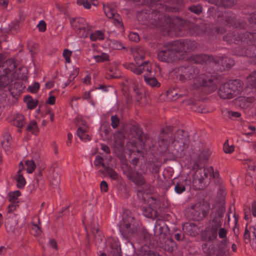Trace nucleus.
Segmentation results:
<instances>
[{"label":"nucleus","instance_id":"obj_37","mask_svg":"<svg viewBox=\"0 0 256 256\" xmlns=\"http://www.w3.org/2000/svg\"><path fill=\"white\" fill-rule=\"evenodd\" d=\"M26 167V171L28 173H32L36 168V164L34 161H24Z\"/></svg>","mask_w":256,"mask_h":256},{"label":"nucleus","instance_id":"obj_33","mask_svg":"<svg viewBox=\"0 0 256 256\" xmlns=\"http://www.w3.org/2000/svg\"><path fill=\"white\" fill-rule=\"evenodd\" d=\"M24 119L22 115H18L14 120L13 124L18 128H22L24 124Z\"/></svg>","mask_w":256,"mask_h":256},{"label":"nucleus","instance_id":"obj_38","mask_svg":"<svg viewBox=\"0 0 256 256\" xmlns=\"http://www.w3.org/2000/svg\"><path fill=\"white\" fill-rule=\"evenodd\" d=\"M20 196V192L19 190L10 192L8 194L10 202H18V198Z\"/></svg>","mask_w":256,"mask_h":256},{"label":"nucleus","instance_id":"obj_7","mask_svg":"<svg viewBox=\"0 0 256 256\" xmlns=\"http://www.w3.org/2000/svg\"><path fill=\"white\" fill-rule=\"evenodd\" d=\"M174 42L164 48L158 53V58L162 62H171L178 60L183 59L184 56L181 57L178 49L176 48Z\"/></svg>","mask_w":256,"mask_h":256},{"label":"nucleus","instance_id":"obj_45","mask_svg":"<svg viewBox=\"0 0 256 256\" xmlns=\"http://www.w3.org/2000/svg\"><path fill=\"white\" fill-rule=\"evenodd\" d=\"M223 148L225 153L230 154L234 152V146L233 145L230 146L227 140L224 143Z\"/></svg>","mask_w":256,"mask_h":256},{"label":"nucleus","instance_id":"obj_40","mask_svg":"<svg viewBox=\"0 0 256 256\" xmlns=\"http://www.w3.org/2000/svg\"><path fill=\"white\" fill-rule=\"evenodd\" d=\"M103 8L106 16L110 19L112 18V8L110 5L108 4H104Z\"/></svg>","mask_w":256,"mask_h":256},{"label":"nucleus","instance_id":"obj_49","mask_svg":"<svg viewBox=\"0 0 256 256\" xmlns=\"http://www.w3.org/2000/svg\"><path fill=\"white\" fill-rule=\"evenodd\" d=\"M76 3L78 5H82L86 9H89L91 7V4L88 0H77Z\"/></svg>","mask_w":256,"mask_h":256},{"label":"nucleus","instance_id":"obj_42","mask_svg":"<svg viewBox=\"0 0 256 256\" xmlns=\"http://www.w3.org/2000/svg\"><path fill=\"white\" fill-rule=\"evenodd\" d=\"M94 58L96 62H103L106 60H109V56L106 53H102L100 56H94Z\"/></svg>","mask_w":256,"mask_h":256},{"label":"nucleus","instance_id":"obj_48","mask_svg":"<svg viewBox=\"0 0 256 256\" xmlns=\"http://www.w3.org/2000/svg\"><path fill=\"white\" fill-rule=\"evenodd\" d=\"M248 78L252 86L256 88V71L252 72Z\"/></svg>","mask_w":256,"mask_h":256},{"label":"nucleus","instance_id":"obj_27","mask_svg":"<svg viewBox=\"0 0 256 256\" xmlns=\"http://www.w3.org/2000/svg\"><path fill=\"white\" fill-rule=\"evenodd\" d=\"M88 128L86 127H79L76 132L78 136L82 140H90V136L86 134Z\"/></svg>","mask_w":256,"mask_h":256},{"label":"nucleus","instance_id":"obj_39","mask_svg":"<svg viewBox=\"0 0 256 256\" xmlns=\"http://www.w3.org/2000/svg\"><path fill=\"white\" fill-rule=\"evenodd\" d=\"M60 176L58 172H54L50 178V182L54 186H56L60 183Z\"/></svg>","mask_w":256,"mask_h":256},{"label":"nucleus","instance_id":"obj_11","mask_svg":"<svg viewBox=\"0 0 256 256\" xmlns=\"http://www.w3.org/2000/svg\"><path fill=\"white\" fill-rule=\"evenodd\" d=\"M96 222H94L90 224V228L94 236L96 244L98 248H104L106 246V240L101 232H99L98 228Z\"/></svg>","mask_w":256,"mask_h":256},{"label":"nucleus","instance_id":"obj_63","mask_svg":"<svg viewBox=\"0 0 256 256\" xmlns=\"http://www.w3.org/2000/svg\"><path fill=\"white\" fill-rule=\"evenodd\" d=\"M120 122V120L117 115L113 116V128H116Z\"/></svg>","mask_w":256,"mask_h":256},{"label":"nucleus","instance_id":"obj_43","mask_svg":"<svg viewBox=\"0 0 256 256\" xmlns=\"http://www.w3.org/2000/svg\"><path fill=\"white\" fill-rule=\"evenodd\" d=\"M126 150H128V151L129 152H131V153L130 154V155L135 153L136 151L139 152V151L137 150L136 144L132 142H128L127 143Z\"/></svg>","mask_w":256,"mask_h":256},{"label":"nucleus","instance_id":"obj_3","mask_svg":"<svg viewBox=\"0 0 256 256\" xmlns=\"http://www.w3.org/2000/svg\"><path fill=\"white\" fill-rule=\"evenodd\" d=\"M222 218V214L218 212L210 222L207 230L208 240L211 242L216 240L218 236L222 240L221 244L218 248L212 245H208V244H204L202 250L206 256H224L228 250L226 246L228 230L224 228H221Z\"/></svg>","mask_w":256,"mask_h":256},{"label":"nucleus","instance_id":"obj_61","mask_svg":"<svg viewBox=\"0 0 256 256\" xmlns=\"http://www.w3.org/2000/svg\"><path fill=\"white\" fill-rule=\"evenodd\" d=\"M100 149L105 152L106 154H110V150L108 146L106 144H100Z\"/></svg>","mask_w":256,"mask_h":256},{"label":"nucleus","instance_id":"obj_18","mask_svg":"<svg viewBox=\"0 0 256 256\" xmlns=\"http://www.w3.org/2000/svg\"><path fill=\"white\" fill-rule=\"evenodd\" d=\"M114 147L118 149V152L124 150V136L122 132H118V134H114Z\"/></svg>","mask_w":256,"mask_h":256},{"label":"nucleus","instance_id":"obj_25","mask_svg":"<svg viewBox=\"0 0 256 256\" xmlns=\"http://www.w3.org/2000/svg\"><path fill=\"white\" fill-rule=\"evenodd\" d=\"M144 79L146 83L152 87H159L160 83L158 82L156 78L154 76H144Z\"/></svg>","mask_w":256,"mask_h":256},{"label":"nucleus","instance_id":"obj_5","mask_svg":"<svg viewBox=\"0 0 256 256\" xmlns=\"http://www.w3.org/2000/svg\"><path fill=\"white\" fill-rule=\"evenodd\" d=\"M188 140L186 132L183 130H178L172 144L170 146V152L168 153L169 156L180 158L184 156L188 148Z\"/></svg>","mask_w":256,"mask_h":256},{"label":"nucleus","instance_id":"obj_23","mask_svg":"<svg viewBox=\"0 0 256 256\" xmlns=\"http://www.w3.org/2000/svg\"><path fill=\"white\" fill-rule=\"evenodd\" d=\"M207 58V56L205 55H195L190 57L188 60L190 62L202 64L206 62Z\"/></svg>","mask_w":256,"mask_h":256},{"label":"nucleus","instance_id":"obj_21","mask_svg":"<svg viewBox=\"0 0 256 256\" xmlns=\"http://www.w3.org/2000/svg\"><path fill=\"white\" fill-rule=\"evenodd\" d=\"M113 24L116 26L118 28L117 34L124 32V28L122 18L118 14H113Z\"/></svg>","mask_w":256,"mask_h":256},{"label":"nucleus","instance_id":"obj_8","mask_svg":"<svg viewBox=\"0 0 256 256\" xmlns=\"http://www.w3.org/2000/svg\"><path fill=\"white\" fill-rule=\"evenodd\" d=\"M189 212L194 220H200L208 214V206L204 204L198 203L190 207Z\"/></svg>","mask_w":256,"mask_h":256},{"label":"nucleus","instance_id":"obj_1","mask_svg":"<svg viewBox=\"0 0 256 256\" xmlns=\"http://www.w3.org/2000/svg\"><path fill=\"white\" fill-rule=\"evenodd\" d=\"M122 168L126 176L136 185L142 186L138 190L137 196L140 202L142 214L146 218H156L158 214V208L160 206L159 200L156 196L152 193V188H146L142 174H145L148 168L152 173L158 174L161 167L160 161H144L140 164V161H122Z\"/></svg>","mask_w":256,"mask_h":256},{"label":"nucleus","instance_id":"obj_36","mask_svg":"<svg viewBox=\"0 0 256 256\" xmlns=\"http://www.w3.org/2000/svg\"><path fill=\"white\" fill-rule=\"evenodd\" d=\"M101 130L104 132V136L108 138L111 132L109 123L107 122H104L101 126Z\"/></svg>","mask_w":256,"mask_h":256},{"label":"nucleus","instance_id":"obj_10","mask_svg":"<svg viewBox=\"0 0 256 256\" xmlns=\"http://www.w3.org/2000/svg\"><path fill=\"white\" fill-rule=\"evenodd\" d=\"M192 82H190V84H193V88H196L200 86H208L212 84V80L211 77L206 75L205 74H200L192 78Z\"/></svg>","mask_w":256,"mask_h":256},{"label":"nucleus","instance_id":"obj_34","mask_svg":"<svg viewBox=\"0 0 256 256\" xmlns=\"http://www.w3.org/2000/svg\"><path fill=\"white\" fill-rule=\"evenodd\" d=\"M220 62L224 67L228 68H230L234 64V60L232 59L227 57L222 58Z\"/></svg>","mask_w":256,"mask_h":256},{"label":"nucleus","instance_id":"obj_55","mask_svg":"<svg viewBox=\"0 0 256 256\" xmlns=\"http://www.w3.org/2000/svg\"><path fill=\"white\" fill-rule=\"evenodd\" d=\"M37 26L40 32H44L46 30V23L43 20H40Z\"/></svg>","mask_w":256,"mask_h":256},{"label":"nucleus","instance_id":"obj_54","mask_svg":"<svg viewBox=\"0 0 256 256\" xmlns=\"http://www.w3.org/2000/svg\"><path fill=\"white\" fill-rule=\"evenodd\" d=\"M163 18H164V19H166V16H163L162 14H159L158 16L154 18V20H156L157 18L158 20V22H156L154 24L156 26H162L160 23L162 22Z\"/></svg>","mask_w":256,"mask_h":256},{"label":"nucleus","instance_id":"obj_58","mask_svg":"<svg viewBox=\"0 0 256 256\" xmlns=\"http://www.w3.org/2000/svg\"><path fill=\"white\" fill-rule=\"evenodd\" d=\"M124 48L123 44L120 42H113V49L122 50Z\"/></svg>","mask_w":256,"mask_h":256},{"label":"nucleus","instance_id":"obj_26","mask_svg":"<svg viewBox=\"0 0 256 256\" xmlns=\"http://www.w3.org/2000/svg\"><path fill=\"white\" fill-rule=\"evenodd\" d=\"M212 151L208 148H206L198 154V158L200 160H208L210 158H212Z\"/></svg>","mask_w":256,"mask_h":256},{"label":"nucleus","instance_id":"obj_57","mask_svg":"<svg viewBox=\"0 0 256 256\" xmlns=\"http://www.w3.org/2000/svg\"><path fill=\"white\" fill-rule=\"evenodd\" d=\"M32 228L34 232V234L38 236L41 234L40 228L37 224H32Z\"/></svg>","mask_w":256,"mask_h":256},{"label":"nucleus","instance_id":"obj_52","mask_svg":"<svg viewBox=\"0 0 256 256\" xmlns=\"http://www.w3.org/2000/svg\"><path fill=\"white\" fill-rule=\"evenodd\" d=\"M10 203L9 204L8 208V212L9 213H10L14 211L16 207L18 206V202H10Z\"/></svg>","mask_w":256,"mask_h":256},{"label":"nucleus","instance_id":"obj_62","mask_svg":"<svg viewBox=\"0 0 256 256\" xmlns=\"http://www.w3.org/2000/svg\"><path fill=\"white\" fill-rule=\"evenodd\" d=\"M174 238L178 240H180L184 238V234L182 232H175L174 234Z\"/></svg>","mask_w":256,"mask_h":256},{"label":"nucleus","instance_id":"obj_59","mask_svg":"<svg viewBox=\"0 0 256 256\" xmlns=\"http://www.w3.org/2000/svg\"><path fill=\"white\" fill-rule=\"evenodd\" d=\"M124 104L121 102H117L116 104L114 106V110H117L120 114V112L122 110V108H123Z\"/></svg>","mask_w":256,"mask_h":256},{"label":"nucleus","instance_id":"obj_44","mask_svg":"<svg viewBox=\"0 0 256 256\" xmlns=\"http://www.w3.org/2000/svg\"><path fill=\"white\" fill-rule=\"evenodd\" d=\"M40 88V84L38 82H34V84L28 87V90L31 93L36 94Z\"/></svg>","mask_w":256,"mask_h":256},{"label":"nucleus","instance_id":"obj_50","mask_svg":"<svg viewBox=\"0 0 256 256\" xmlns=\"http://www.w3.org/2000/svg\"><path fill=\"white\" fill-rule=\"evenodd\" d=\"M72 54V52L68 49H64L63 52V56L65 58L66 62L68 63L70 62V56Z\"/></svg>","mask_w":256,"mask_h":256},{"label":"nucleus","instance_id":"obj_60","mask_svg":"<svg viewBox=\"0 0 256 256\" xmlns=\"http://www.w3.org/2000/svg\"><path fill=\"white\" fill-rule=\"evenodd\" d=\"M226 113L228 114V116L230 118L232 117L238 118L240 116V114L238 112L228 111L226 112Z\"/></svg>","mask_w":256,"mask_h":256},{"label":"nucleus","instance_id":"obj_35","mask_svg":"<svg viewBox=\"0 0 256 256\" xmlns=\"http://www.w3.org/2000/svg\"><path fill=\"white\" fill-rule=\"evenodd\" d=\"M10 79L6 74H2L0 76V90L6 88L10 84Z\"/></svg>","mask_w":256,"mask_h":256},{"label":"nucleus","instance_id":"obj_6","mask_svg":"<svg viewBox=\"0 0 256 256\" xmlns=\"http://www.w3.org/2000/svg\"><path fill=\"white\" fill-rule=\"evenodd\" d=\"M242 89L240 80H234L222 86L218 90L220 96L223 99H230L237 95Z\"/></svg>","mask_w":256,"mask_h":256},{"label":"nucleus","instance_id":"obj_4","mask_svg":"<svg viewBox=\"0 0 256 256\" xmlns=\"http://www.w3.org/2000/svg\"><path fill=\"white\" fill-rule=\"evenodd\" d=\"M194 170L196 171L194 182L198 180L202 186H205L213 180L215 184L219 182V174L217 170H214L212 166H204L200 164V161H194Z\"/></svg>","mask_w":256,"mask_h":256},{"label":"nucleus","instance_id":"obj_51","mask_svg":"<svg viewBox=\"0 0 256 256\" xmlns=\"http://www.w3.org/2000/svg\"><path fill=\"white\" fill-rule=\"evenodd\" d=\"M189 10L196 14H199L202 12V8L200 6H193L190 7Z\"/></svg>","mask_w":256,"mask_h":256},{"label":"nucleus","instance_id":"obj_53","mask_svg":"<svg viewBox=\"0 0 256 256\" xmlns=\"http://www.w3.org/2000/svg\"><path fill=\"white\" fill-rule=\"evenodd\" d=\"M128 38L130 40L137 42L139 41V36L136 32H130L128 34Z\"/></svg>","mask_w":256,"mask_h":256},{"label":"nucleus","instance_id":"obj_9","mask_svg":"<svg viewBox=\"0 0 256 256\" xmlns=\"http://www.w3.org/2000/svg\"><path fill=\"white\" fill-rule=\"evenodd\" d=\"M176 48L178 49L181 57L184 56V54L194 50L196 48V43L194 41L190 40H178L174 42Z\"/></svg>","mask_w":256,"mask_h":256},{"label":"nucleus","instance_id":"obj_41","mask_svg":"<svg viewBox=\"0 0 256 256\" xmlns=\"http://www.w3.org/2000/svg\"><path fill=\"white\" fill-rule=\"evenodd\" d=\"M77 23L76 26H74V28H73L76 32L79 30V28L80 27H86L88 26L86 23L85 22L83 18H78L77 19Z\"/></svg>","mask_w":256,"mask_h":256},{"label":"nucleus","instance_id":"obj_15","mask_svg":"<svg viewBox=\"0 0 256 256\" xmlns=\"http://www.w3.org/2000/svg\"><path fill=\"white\" fill-rule=\"evenodd\" d=\"M168 231V228L165 222L160 220H157L154 228V232L156 236H160V237H164Z\"/></svg>","mask_w":256,"mask_h":256},{"label":"nucleus","instance_id":"obj_14","mask_svg":"<svg viewBox=\"0 0 256 256\" xmlns=\"http://www.w3.org/2000/svg\"><path fill=\"white\" fill-rule=\"evenodd\" d=\"M150 61H146L140 64H138V66L134 64H128L126 68L136 74H140L143 72L145 73L148 72V66L150 64Z\"/></svg>","mask_w":256,"mask_h":256},{"label":"nucleus","instance_id":"obj_24","mask_svg":"<svg viewBox=\"0 0 256 256\" xmlns=\"http://www.w3.org/2000/svg\"><path fill=\"white\" fill-rule=\"evenodd\" d=\"M24 102L26 104L27 108L29 110L34 108L38 105V100H34L30 96H26L24 98Z\"/></svg>","mask_w":256,"mask_h":256},{"label":"nucleus","instance_id":"obj_31","mask_svg":"<svg viewBox=\"0 0 256 256\" xmlns=\"http://www.w3.org/2000/svg\"><path fill=\"white\" fill-rule=\"evenodd\" d=\"M78 30L76 32L80 37L86 38L88 36L90 32L92 30V27L88 26L86 27H80Z\"/></svg>","mask_w":256,"mask_h":256},{"label":"nucleus","instance_id":"obj_64","mask_svg":"<svg viewBox=\"0 0 256 256\" xmlns=\"http://www.w3.org/2000/svg\"><path fill=\"white\" fill-rule=\"evenodd\" d=\"M3 138V141L11 142L12 137L8 132H6L4 134Z\"/></svg>","mask_w":256,"mask_h":256},{"label":"nucleus","instance_id":"obj_46","mask_svg":"<svg viewBox=\"0 0 256 256\" xmlns=\"http://www.w3.org/2000/svg\"><path fill=\"white\" fill-rule=\"evenodd\" d=\"M18 28V22H16L14 23H12V25H8V28H4V30L6 32H8L9 30L12 31L14 30L16 32Z\"/></svg>","mask_w":256,"mask_h":256},{"label":"nucleus","instance_id":"obj_20","mask_svg":"<svg viewBox=\"0 0 256 256\" xmlns=\"http://www.w3.org/2000/svg\"><path fill=\"white\" fill-rule=\"evenodd\" d=\"M160 70V68L156 62H150L148 66V72L144 73V76H154Z\"/></svg>","mask_w":256,"mask_h":256},{"label":"nucleus","instance_id":"obj_47","mask_svg":"<svg viewBox=\"0 0 256 256\" xmlns=\"http://www.w3.org/2000/svg\"><path fill=\"white\" fill-rule=\"evenodd\" d=\"M120 250L119 248L118 244L116 242V240L113 238V256H114V253L116 252V256H120Z\"/></svg>","mask_w":256,"mask_h":256},{"label":"nucleus","instance_id":"obj_13","mask_svg":"<svg viewBox=\"0 0 256 256\" xmlns=\"http://www.w3.org/2000/svg\"><path fill=\"white\" fill-rule=\"evenodd\" d=\"M180 79L184 81L186 80H191L195 75V70L191 66H182L178 68Z\"/></svg>","mask_w":256,"mask_h":256},{"label":"nucleus","instance_id":"obj_30","mask_svg":"<svg viewBox=\"0 0 256 256\" xmlns=\"http://www.w3.org/2000/svg\"><path fill=\"white\" fill-rule=\"evenodd\" d=\"M26 130L31 132L33 134L37 135L38 133L39 129L36 121L32 120L30 122L27 126Z\"/></svg>","mask_w":256,"mask_h":256},{"label":"nucleus","instance_id":"obj_12","mask_svg":"<svg viewBox=\"0 0 256 256\" xmlns=\"http://www.w3.org/2000/svg\"><path fill=\"white\" fill-rule=\"evenodd\" d=\"M94 166L103 176L112 178V170L108 161H94Z\"/></svg>","mask_w":256,"mask_h":256},{"label":"nucleus","instance_id":"obj_16","mask_svg":"<svg viewBox=\"0 0 256 256\" xmlns=\"http://www.w3.org/2000/svg\"><path fill=\"white\" fill-rule=\"evenodd\" d=\"M170 146H168L167 140H165L164 139L160 140L158 142V146L156 147L152 146L150 148L152 150L156 151V153L162 154H166L169 156L168 154V152H170V150L169 149Z\"/></svg>","mask_w":256,"mask_h":256},{"label":"nucleus","instance_id":"obj_2","mask_svg":"<svg viewBox=\"0 0 256 256\" xmlns=\"http://www.w3.org/2000/svg\"><path fill=\"white\" fill-rule=\"evenodd\" d=\"M122 220L120 222V231L124 238L128 239L134 238L138 243L143 241L146 244L133 256H159L150 250L146 246L150 238L149 234L140 228V224L128 209H124L122 215Z\"/></svg>","mask_w":256,"mask_h":256},{"label":"nucleus","instance_id":"obj_22","mask_svg":"<svg viewBox=\"0 0 256 256\" xmlns=\"http://www.w3.org/2000/svg\"><path fill=\"white\" fill-rule=\"evenodd\" d=\"M133 90L136 94L138 100L140 101L144 97V90L140 84H134L133 86Z\"/></svg>","mask_w":256,"mask_h":256},{"label":"nucleus","instance_id":"obj_32","mask_svg":"<svg viewBox=\"0 0 256 256\" xmlns=\"http://www.w3.org/2000/svg\"><path fill=\"white\" fill-rule=\"evenodd\" d=\"M90 38L92 42L96 41L97 40H102L104 39V34L101 30H96L94 32L91 33Z\"/></svg>","mask_w":256,"mask_h":256},{"label":"nucleus","instance_id":"obj_17","mask_svg":"<svg viewBox=\"0 0 256 256\" xmlns=\"http://www.w3.org/2000/svg\"><path fill=\"white\" fill-rule=\"evenodd\" d=\"M24 168L22 161L20 163V169L15 176V180L16 182V186L18 188H23L26 184V180L23 176L22 170Z\"/></svg>","mask_w":256,"mask_h":256},{"label":"nucleus","instance_id":"obj_56","mask_svg":"<svg viewBox=\"0 0 256 256\" xmlns=\"http://www.w3.org/2000/svg\"><path fill=\"white\" fill-rule=\"evenodd\" d=\"M100 187L101 192H108V185L107 182L106 181L102 180L100 184Z\"/></svg>","mask_w":256,"mask_h":256},{"label":"nucleus","instance_id":"obj_28","mask_svg":"<svg viewBox=\"0 0 256 256\" xmlns=\"http://www.w3.org/2000/svg\"><path fill=\"white\" fill-rule=\"evenodd\" d=\"M182 230L185 234L192 236L194 234L195 226L190 223H186L182 226Z\"/></svg>","mask_w":256,"mask_h":256},{"label":"nucleus","instance_id":"obj_19","mask_svg":"<svg viewBox=\"0 0 256 256\" xmlns=\"http://www.w3.org/2000/svg\"><path fill=\"white\" fill-rule=\"evenodd\" d=\"M132 54L137 64H138V61L144 58L145 53L142 48H136L132 50Z\"/></svg>","mask_w":256,"mask_h":256},{"label":"nucleus","instance_id":"obj_29","mask_svg":"<svg viewBox=\"0 0 256 256\" xmlns=\"http://www.w3.org/2000/svg\"><path fill=\"white\" fill-rule=\"evenodd\" d=\"M186 180H182V182H177L174 186V192L177 194H182L186 190Z\"/></svg>","mask_w":256,"mask_h":256}]
</instances>
